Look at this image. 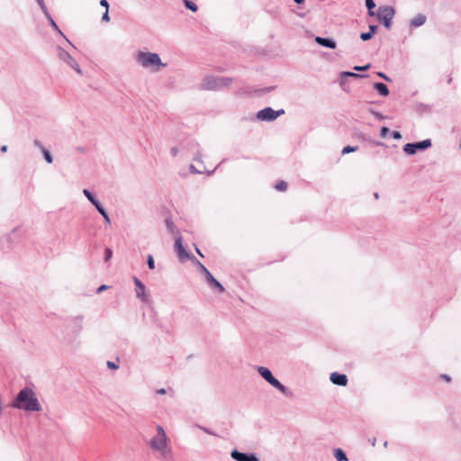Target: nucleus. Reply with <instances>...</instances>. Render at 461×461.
Masks as SVG:
<instances>
[{"label":"nucleus","instance_id":"nucleus-42","mask_svg":"<svg viewBox=\"0 0 461 461\" xmlns=\"http://www.w3.org/2000/svg\"><path fill=\"white\" fill-rule=\"evenodd\" d=\"M294 2L297 4H303L304 2V0H294Z\"/></svg>","mask_w":461,"mask_h":461},{"label":"nucleus","instance_id":"nucleus-40","mask_svg":"<svg viewBox=\"0 0 461 461\" xmlns=\"http://www.w3.org/2000/svg\"><path fill=\"white\" fill-rule=\"evenodd\" d=\"M157 393H159V394H164V393H166V390L165 389H159V390L157 391Z\"/></svg>","mask_w":461,"mask_h":461},{"label":"nucleus","instance_id":"nucleus-15","mask_svg":"<svg viewBox=\"0 0 461 461\" xmlns=\"http://www.w3.org/2000/svg\"><path fill=\"white\" fill-rule=\"evenodd\" d=\"M207 282L212 287L217 289L219 293H222L224 291L223 286L212 276H210V278Z\"/></svg>","mask_w":461,"mask_h":461},{"label":"nucleus","instance_id":"nucleus-27","mask_svg":"<svg viewBox=\"0 0 461 461\" xmlns=\"http://www.w3.org/2000/svg\"><path fill=\"white\" fill-rule=\"evenodd\" d=\"M374 35L372 34V32H362L361 35H360V38L363 40V41H368L370 40Z\"/></svg>","mask_w":461,"mask_h":461},{"label":"nucleus","instance_id":"nucleus-12","mask_svg":"<svg viewBox=\"0 0 461 461\" xmlns=\"http://www.w3.org/2000/svg\"><path fill=\"white\" fill-rule=\"evenodd\" d=\"M315 41L321 45V46H324V47H327V48H330V49H335L336 48V43L334 41L332 40H330V39H326V38H321V37H316L315 38Z\"/></svg>","mask_w":461,"mask_h":461},{"label":"nucleus","instance_id":"nucleus-24","mask_svg":"<svg viewBox=\"0 0 461 461\" xmlns=\"http://www.w3.org/2000/svg\"><path fill=\"white\" fill-rule=\"evenodd\" d=\"M357 150V147H351V146H347L345 147L343 149H342V154L345 155V154H348L349 152H354Z\"/></svg>","mask_w":461,"mask_h":461},{"label":"nucleus","instance_id":"nucleus-18","mask_svg":"<svg viewBox=\"0 0 461 461\" xmlns=\"http://www.w3.org/2000/svg\"><path fill=\"white\" fill-rule=\"evenodd\" d=\"M366 5L368 9L369 15L374 16L375 12L373 11V9L375 7V4L374 3V1L373 0H366Z\"/></svg>","mask_w":461,"mask_h":461},{"label":"nucleus","instance_id":"nucleus-44","mask_svg":"<svg viewBox=\"0 0 461 461\" xmlns=\"http://www.w3.org/2000/svg\"><path fill=\"white\" fill-rule=\"evenodd\" d=\"M37 2H38L41 5H44L43 0H37Z\"/></svg>","mask_w":461,"mask_h":461},{"label":"nucleus","instance_id":"nucleus-9","mask_svg":"<svg viewBox=\"0 0 461 461\" xmlns=\"http://www.w3.org/2000/svg\"><path fill=\"white\" fill-rule=\"evenodd\" d=\"M134 284L136 285V294L138 298H140L143 302L148 300V296L145 293V285L136 276L133 277Z\"/></svg>","mask_w":461,"mask_h":461},{"label":"nucleus","instance_id":"nucleus-16","mask_svg":"<svg viewBox=\"0 0 461 461\" xmlns=\"http://www.w3.org/2000/svg\"><path fill=\"white\" fill-rule=\"evenodd\" d=\"M65 55H66V56L68 57V64H69L73 68H75V70H76L77 73L81 74V70H80V68H79L78 64L76 62V60H75L73 58H71L68 53H65Z\"/></svg>","mask_w":461,"mask_h":461},{"label":"nucleus","instance_id":"nucleus-14","mask_svg":"<svg viewBox=\"0 0 461 461\" xmlns=\"http://www.w3.org/2000/svg\"><path fill=\"white\" fill-rule=\"evenodd\" d=\"M374 87L378 91V93L383 96H387L389 95V90L386 85L384 83H375Z\"/></svg>","mask_w":461,"mask_h":461},{"label":"nucleus","instance_id":"nucleus-29","mask_svg":"<svg viewBox=\"0 0 461 461\" xmlns=\"http://www.w3.org/2000/svg\"><path fill=\"white\" fill-rule=\"evenodd\" d=\"M388 132H389V129L387 127H383L381 129V137L384 138Z\"/></svg>","mask_w":461,"mask_h":461},{"label":"nucleus","instance_id":"nucleus-28","mask_svg":"<svg viewBox=\"0 0 461 461\" xmlns=\"http://www.w3.org/2000/svg\"><path fill=\"white\" fill-rule=\"evenodd\" d=\"M104 254H105L104 260L108 261L113 256V251L111 249L107 248L104 251Z\"/></svg>","mask_w":461,"mask_h":461},{"label":"nucleus","instance_id":"nucleus-37","mask_svg":"<svg viewBox=\"0 0 461 461\" xmlns=\"http://www.w3.org/2000/svg\"><path fill=\"white\" fill-rule=\"evenodd\" d=\"M376 29H377V27L375 25L369 26V30H370L369 32H372L373 35L375 33Z\"/></svg>","mask_w":461,"mask_h":461},{"label":"nucleus","instance_id":"nucleus-19","mask_svg":"<svg viewBox=\"0 0 461 461\" xmlns=\"http://www.w3.org/2000/svg\"><path fill=\"white\" fill-rule=\"evenodd\" d=\"M335 457L338 461L348 460L345 453L340 448L336 449Z\"/></svg>","mask_w":461,"mask_h":461},{"label":"nucleus","instance_id":"nucleus-39","mask_svg":"<svg viewBox=\"0 0 461 461\" xmlns=\"http://www.w3.org/2000/svg\"><path fill=\"white\" fill-rule=\"evenodd\" d=\"M378 76L384 78L385 80H389V78L384 73H378Z\"/></svg>","mask_w":461,"mask_h":461},{"label":"nucleus","instance_id":"nucleus-7","mask_svg":"<svg viewBox=\"0 0 461 461\" xmlns=\"http://www.w3.org/2000/svg\"><path fill=\"white\" fill-rule=\"evenodd\" d=\"M430 146V140H425L416 143H407L404 145L403 150L409 155H413L418 149H425Z\"/></svg>","mask_w":461,"mask_h":461},{"label":"nucleus","instance_id":"nucleus-3","mask_svg":"<svg viewBox=\"0 0 461 461\" xmlns=\"http://www.w3.org/2000/svg\"><path fill=\"white\" fill-rule=\"evenodd\" d=\"M137 61L143 68H153L156 71L158 69V67L166 66V64L161 62V59L158 54L151 52H139L137 55Z\"/></svg>","mask_w":461,"mask_h":461},{"label":"nucleus","instance_id":"nucleus-36","mask_svg":"<svg viewBox=\"0 0 461 461\" xmlns=\"http://www.w3.org/2000/svg\"><path fill=\"white\" fill-rule=\"evenodd\" d=\"M441 378L444 379L447 383L451 382V378L447 375H441Z\"/></svg>","mask_w":461,"mask_h":461},{"label":"nucleus","instance_id":"nucleus-22","mask_svg":"<svg viewBox=\"0 0 461 461\" xmlns=\"http://www.w3.org/2000/svg\"><path fill=\"white\" fill-rule=\"evenodd\" d=\"M185 3V5L187 9L191 10L192 12H196L197 11V5L193 2V1H190V0H185L184 1Z\"/></svg>","mask_w":461,"mask_h":461},{"label":"nucleus","instance_id":"nucleus-32","mask_svg":"<svg viewBox=\"0 0 461 461\" xmlns=\"http://www.w3.org/2000/svg\"><path fill=\"white\" fill-rule=\"evenodd\" d=\"M201 267L203 268V271L205 273V276H206V278L208 281L210 278V276H212V275L203 265H201Z\"/></svg>","mask_w":461,"mask_h":461},{"label":"nucleus","instance_id":"nucleus-4","mask_svg":"<svg viewBox=\"0 0 461 461\" xmlns=\"http://www.w3.org/2000/svg\"><path fill=\"white\" fill-rule=\"evenodd\" d=\"M395 14V10L391 6H380L377 10V18L383 23L386 29H391L392 20Z\"/></svg>","mask_w":461,"mask_h":461},{"label":"nucleus","instance_id":"nucleus-34","mask_svg":"<svg viewBox=\"0 0 461 461\" xmlns=\"http://www.w3.org/2000/svg\"><path fill=\"white\" fill-rule=\"evenodd\" d=\"M369 67H370V65H366V66H363V67H355V69L356 70L363 71V70H366Z\"/></svg>","mask_w":461,"mask_h":461},{"label":"nucleus","instance_id":"nucleus-23","mask_svg":"<svg viewBox=\"0 0 461 461\" xmlns=\"http://www.w3.org/2000/svg\"><path fill=\"white\" fill-rule=\"evenodd\" d=\"M165 222H166V225H167V227L168 230H169L170 232H172V233H175V229H176V227H175V224H174V222L172 221V220H171V219H167V220L165 221Z\"/></svg>","mask_w":461,"mask_h":461},{"label":"nucleus","instance_id":"nucleus-2","mask_svg":"<svg viewBox=\"0 0 461 461\" xmlns=\"http://www.w3.org/2000/svg\"><path fill=\"white\" fill-rule=\"evenodd\" d=\"M158 434L151 439L150 446L153 450L158 451L160 456L167 458L170 456L171 448L167 443V438L161 426L157 427Z\"/></svg>","mask_w":461,"mask_h":461},{"label":"nucleus","instance_id":"nucleus-41","mask_svg":"<svg viewBox=\"0 0 461 461\" xmlns=\"http://www.w3.org/2000/svg\"><path fill=\"white\" fill-rule=\"evenodd\" d=\"M6 150H7V147H6V146H3V147L1 148V151H2V152H5Z\"/></svg>","mask_w":461,"mask_h":461},{"label":"nucleus","instance_id":"nucleus-35","mask_svg":"<svg viewBox=\"0 0 461 461\" xmlns=\"http://www.w3.org/2000/svg\"><path fill=\"white\" fill-rule=\"evenodd\" d=\"M102 19H103V21L109 22L110 18H109V15H108V10H105V13L104 14Z\"/></svg>","mask_w":461,"mask_h":461},{"label":"nucleus","instance_id":"nucleus-13","mask_svg":"<svg viewBox=\"0 0 461 461\" xmlns=\"http://www.w3.org/2000/svg\"><path fill=\"white\" fill-rule=\"evenodd\" d=\"M426 22V16L423 14H418L411 21V25L413 27H419L424 24Z\"/></svg>","mask_w":461,"mask_h":461},{"label":"nucleus","instance_id":"nucleus-46","mask_svg":"<svg viewBox=\"0 0 461 461\" xmlns=\"http://www.w3.org/2000/svg\"><path fill=\"white\" fill-rule=\"evenodd\" d=\"M35 145L36 146H40L39 142L38 141H35Z\"/></svg>","mask_w":461,"mask_h":461},{"label":"nucleus","instance_id":"nucleus-6","mask_svg":"<svg viewBox=\"0 0 461 461\" xmlns=\"http://www.w3.org/2000/svg\"><path fill=\"white\" fill-rule=\"evenodd\" d=\"M285 113V111L283 109L275 111L270 107L264 108L263 110L259 111L257 114L258 119L261 121H274L278 116Z\"/></svg>","mask_w":461,"mask_h":461},{"label":"nucleus","instance_id":"nucleus-25","mask_svg":"<svg viewBox=\"0 0 461 461\" xmlns=\"http://www.w3.org/2000/svg\"><path fill=\"white\" fill-rule=\"evenodd\" d=\"M147 263H148V266H149V269H154L155 268V262H154L152 255H149L148 256Z\"/></svg>","mask_w":461,"mask_h":461},{"label":"nucleus","instance_id":"nucleus-8","mask_svg":"<svg viewBox=\"0 0 461 461\" xmlns=\"http://www.w3.org/2000/svg\"><path fill=\"white\" fill-rule=\"evenodd\" d=\"M175 248L180 260L184 261L189 258V255L183 246L182 238L180 236L176 239Z\"/></svg>","mask_w":461,"mask_h":461},{"label":"nucleus","instance_id":"nucleus-26","mask_svg":"<svg viewBox=\"0 0 461 461\" xmlns=\"http://www.w3.org/2000/svg\"><path fill=\"white\" fill-rule=\"evenodd\" d=\"M42 152H43V155H44V158H45L46 161L48 163H51L52 162V157L50 154V152L47 149H42Z\"/></svg>","mask_w":461,"mask_h":461},{"label":"nucleus","instance_id":"nucleus-21","mask_svg":"<svg viewBox=\"0 0 461 461\" xmlns=\"http://www.w3.org/2000/svg\"><path fill=\"white\" fill-rule=\"evenodd\" d=\"M84 194L87 197V199L94 204H97L99 202L94 197V195L92 194V193L90 191H88L87 189H85L83 191Z\"/></svg>","mask_w":461,"mask_h":461},{"label":"nucleus","instance_id":"nucleus-33","mask_svg":"<svg viewBox=\"0 0 461 461\" xmlns=\"http://www.w3.org/2000/svg\"><path fill=\"white\" fill-rule=\"evenodd\" d=\"M100 5L105 8V10L109 9V4L106 0H101Z\"/></svg>","mask_w":461,"mask_h":461},{"label":"nucleus","instance_id":"nucleus-5","mask_svg":"<svg viewBox=\"0 0 461 461\" xmlns=\"http://www.w3.org/2000/svg\"><path fill=\"white\" fill-rule=\"evenodd\" d=\"M258 373L275 388L278 389L282 393L285 392V387L276 379L270 370L267 367L260 366L258 367Z\"/></svg>","mask_w":461,"mask_h":461},{"label":"nucleus","instance_id":"nucleus-43","mask_svg":"<svg viewBox=\"0 0 461 461\" xmlns=\"http://www.w3.org/2000/svg\"><path fill=\"white\" fill-rule=\"evenodd\" d=\"M348 76H351V77H358V75L357 74H354V73H347Z\"/></svg>","mask_w":461,"mask_h":461},{"label":"nucleus","instance_id":"nucleus-10","mask_svg":"<svg viewBox=\"0 0 461 461\" xmlns=\"http://www.w3.org/2000/svg\"><path fill=\"white\" fill-rule=\"evenodd\" d=\"M330 381L337 385L346 386L348 384V378L346 375L339 374L334 372L330 375Z\"/></svg>","mask_w":461,"mask_h":461},{"label":"nucleus","instance_id":"nucleus-17","mask_svg":"<svg viewBox=\"0 0 461 461\" xmlns=\"http://www.w3.org/2000/svg\"><path fill=\"white\" fill-rule=\"evenodd\" d=\"M275 188L279 192H285L287 189V183L280 180L275 185Z\"/></svg>","mask_w":461,"mask_h":461},{"label":"nucleus","instance_id":"nucleus-1","mask_svg":"<svg viewBox=\"0 0 461 461\" xmlns=\"http://www.w3.org/2000/svg\"><path fill=\"white\" fill-rule=\"evenodd\" d=\"M13 406L28 411H39L41 410V406L34 392L27 387L19 392Z\"/></svg>","mask_w":461,"mask_h":461},{"label":"nucleus","instance_id":"nucleus-20","mask_svg":"<svg viewBox=\"0 0 461 461\" xmlns=\"http://www.w3.org/2000/svg\"><path fill=\"white\" fill-rule=\"evenodd\" d=\"M95 206L98 210V212L104 216L105 221L107 222H110V218H109L107 212H105V210L103 208V206L99 203L97 204H95Z\"/></svg>","mask_w":461,"mask_h":461},{"label":"nucleus","instance_id":"nucleus-30","mask_svg":"<svg viewBox=\"0 0 461 461\" xmlns=\"http://www.w3.org/2000/svg\"><path fill=\"white\" fill-rule=\"evenodd\" d=\"M392 136L395 140H399V139L402 138V135H401V133L399 131H393L392 132Z\"/></svg>","mask_w":461,"mask_h":461},{"label":"nucleus","instance_id":"nucleus-31","mask_svg":"<svg viewBox=\"0 0 461 461\" xmlns=\"http://www.w3.org/2000/svg\"><path fill=\"white\" fill-rule=\"evenodd\" d=\"M107 366L111 369H117L118 368V366L115 363L112 362V361H108L107 362Z\"/></svg>","mask_w":461,"mask_h":461},{"label":"nucleus","instance_id":"nucleus-45","mask_svg":"<svg viewBox=\"0 0 461 461\" xmlns=\"http://www.w3.org/2000/svg\"><path fill=\"white\" fill-rule=\"evenodd\" d=\"M196 252H197L201 257H203V254L201 253V251H200L198 249H196Z\"/></svg>","mask_w":461,"mask_h":461},{"label":"nucleus","instance_id":"nucleus-11","mask_svg":"<svg viewBox=\"0 0 461 461\" xmlns=\"http://www.w3.org/2000/svg\"><path fill=\"white\" fill-rule=\"evenodd\" d=\"M231 457L237 461H258L254 455H247L237 450L231 452Z\"/></svg>","mask_w":461,"mask_h":461},{"label":"nucleus","instance_id":"nucleus-38","mask_svg":"<svg viewBox=\"0 0 461 461\" xmlns=\"http://www.w3.org/2000/svg\"><path fill=\"white\" fill-rule=\"evenodd\" d=\"M106 288H107V286H106V285H101V286L97 289V292H98V293H101L102 291L105 290Z\"/></svg>","mask_w":461,"mask_h":461}]
</instances>
